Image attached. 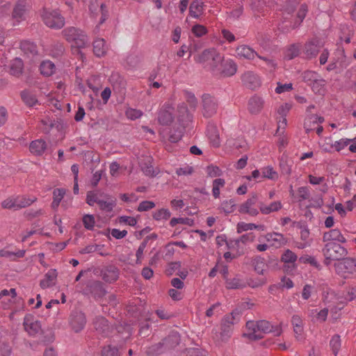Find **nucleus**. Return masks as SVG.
<instances>
[{
	"label": "nucleus",
	"mask_w": 356,
	"mask_h": 356,
	"mask_svg": "<svg viewBox=\"0 0 356 356\" xmlns=\"http://www.w3.org/2000/svg\"><path fill=\"white\" fill-rule=\"evenodd\" d=\"M17 202V209H20L30 206L31 204L37 200L35 197H27L26 196H15Z\"/></svg>",
	"instance_id": "nucleus-37"
},
{
	"label": "nucleus",
	"mask_w": 356,
	"mask_h": 356,
	"mask_svg": "<svg viewBox=\"0 0 356 356\" xmlns=\"http://www.w3.org/2000/svg\"><path fill=\"white\" fill-rule=\"evenodd\" d=\"M203 115L204 117H211L216 113L217 104L215 99L209 95H204L202 97Z\"/></svg>",
	"instance_id": "nucleus-14"
},
{
	"label": "nucleus",
	"mask_w": 356,
	"mask_h": 356,
	"mask_svg": "<svg viewBox=\"0 0 356 356\" xmlns=\"http://www.w3.org/2000/svg\"><path fill=\"white\" fill-rule=\"evenodd\" d=\"M259 330H260L261 335L264 334L270 333L271 330V323L265 320L258 321Z\"/></svg>",
	"instance_id": "nucleus-59"
},
{
	"label": "nucleus",
	"mask_w": 356,
	"mask_h": 356,
	"mask_svg": "<svg viewBox=\"0 0 356 356\" xmlns=\"http://www.w3.org/2000/svg\"><path fill=\"white\" fill-rule=\"evenodd\" d=\"M204 3L202 0H195L193 1L189 7V14L190 15L195 19H198L204 10Z\"/></svg>",
	"instance_id": "nucleus-27"
},
{
	"label": "nucleus",
	"mask_w": 356,
	"mask_h": 356,
	"mask_svg": "<svg viewBox=\"0 0 356 356\" xmlns=\"http://www.w3.org/2000/svg\"><path fill=\"white\" fill-rule=\"evenodd\" d=\"M236 56L241 59L253 60L258 54L251 47L243 44L236 48Z\"/></svg>",
	"instance_id": "nucleus-21"
},
{
	"label": "nucleus",
	"mask_w": 356,
	"mask_h": 356,
	"mask_svg": "<svg viewBox=\"0 0 356 356\" xmlns=\"http://www.w3.org/2000/svg\"><path fill=\"white\" fill-rule=\"evenodd\" d=\"M23 325L25 331L30 336H35L42 330L40 321L29 314L24 316Z\"/></svg>",
	"instance_id": "nucleus-8"
},
{
	"label": "nucleus",
	"mask_w": 356,
	"mask_h": 356,
	"mask_svg": "<svg viewBox=\"0 0 356 356\" xmlns=\"http://www.w3.org/2000/svg\"><path fill=\"white\" fill-rule=\"evenodd\" d=\"M27 8L26 5L24 2H17L15 6L13 12V19H15L17 24L25 19V15Z\"/></svg>",
	"instance_id": "nucleus-24"
},
{
	"label": "nucleus",
	"mask_w": 356,
	"mask_h": 356,
	"mask_svg": "<svg viewBox=\"0 0 356 356\" xmlns=\"http://www.w3.org/2000/svg\"><path fill=\"white\" fill-rule=\"evenodd\" d=\"M115 204V200L112 198H108L106 200H100L98 201V205L100 209L106 212L112 211Z\"/></svg>",
	"instance_id": "nucleus-43"
},
{
	"label": "nucleus",
	"mask_w": 356,
	"mask_h": 356,
	"mask_svg": "<svg viewBox=\"0 0 356 356\" xmlns=\"http://www.w3.org/2000/svg\"><path fill=\"white\" fill-rule=\"evenodd\" d=\"M47 144L44 140L38 139L31 143L29 149L36 156L42 155L47 149Z\"/></svg>",
	"instance_id": "nucleus-25"
},
{
	"label": "nucleus",
	"mask_w": 356,
	"mask_h": 356,
	"mask_svg": "<svg viewBox=\"0 0 356 356\" xmlns=\"http://www.w3.org/2000/svg\"><path fill=\"white\" fill-rule=\"evenodd\" d=\"M282 208V204L280 201H274L269 204L264 203L259 204V210L264 215L270 214L273 212H277Z\"/></svg>",
	"instance_id": "nucleus-26"
},
{
	"label": "nucleus",
	"mask_w": 356,
	"mask_h": 356,
	"mask_svg": "<svg viewBox=\"0 0 356 356\" xmlns=\"http://www.w3.org/2000/svg\"><path fill=\"white\" fill-rule=\"evenodd\" d=\"M282 260L285 263H294L297 260V256L291 250H286L282 256Z\"/></svg>",
	"instance_id": "nucleus-61"
},
{
	"label": "nucleus",
	"mask_w": 356,
	"mask_h": 356,
	"mask_svg": "<svg viewBox=\"0 0 356 356\" xmlns=\"http://www.w3.org/2000/svg\"><path fill=\"white\" fill-rule=\"evenodd\" d=\"M177 118L181 126L184 128L188 127L189 122L191 121V115L184 104H181L178 106Z\"/></svg>",
	"instance_id": "nucleus-22"
},
{
	"label": "nucleus",
	"mask_w": 356,
	"mask_h": 356,
	"mask_svg": "<svg viewBox=\"0 0 356 356\" xmlns=\"http://www.w3.org/2000/svg\"><path fill=\"white\" fill-rule=\"evenodd\" d=\"M299 54V48L296 44L291 45L285 51V58L289 60L296 57Z\"/></svg>",
	"instance_id": "nucleus-60"
},
{
	"label": "nucleus",
	"mask_w": 356,
	"mask_h": 356,
	"mask_svg": "<svg viewBox=\"0 0 356 356\" xmlns=\"http://www.w3.org/2000/svg\"><path fill=\"white\" fill-rule=\"evenodd\" d=\"M63 34L73 48H84L88 42L87 35L81 30L75 27L64 29Z\"/></svg>",
	"instance_id": "nucleus-4"
},
{
	"label": "nucleus",
	"mask_w": 356,
	"mask_h": 356,
	"mask_svg": "<svg viewBox=\"0 0 356 356\" xmlns=\"http://www.w3.org/2000/svg\"><path fill=\"white\" fill-rule=\"evenodd\" d=\"M356 298V288L348 287L343 291L341 294H337L333 291H325L323 294V302L325 305H328L332 302H337L341 305H346L349 302L353 301Z\"/></svg>",
	"instance_id": "nucleus-1"
},
{
	"label": "nucleus",
	"mask_w": 356,
	"mask_h": 356,
	"mask_svg": "<svg viewBox=\"0 0 356 356\" xmlns=\"http://www.w3.org/2000/svg\"><path fill=\"white\" fill-rule=\"evenodd\" d=\"M195 61L216 72L218 67L223 61V56L214 48L205 49L195 58Z\"/></svg>",
	"instance_id": "nucleus-2"
},
{
	"label": "nucleus",
	"mask_w": 356,
	"mask_h": 356,
	"mask_svg": "<svg viewBox=\"0 0 356 356\" xmlns=\"http://www.w3.org/2000/svg\"><path fill=\"white\" fill-rule=\"evenodd\" d=\"M297 193V198L299 202L308 200L310 195L309 188L306 186L299 187Z\"/></svg>",
	"instance_id": "nucleus-54"
},
{
	"label": "nucleus",
	"mask_w": 356,
	"mask_h": 356,
	"mask_svg": "<svg viewBox=\"0 0 356 356\" xmlns=\"http://www.w3.org/2000/svg\"><path fill=\"white\" fill-rule=\"evenodd\" d=\"M58 273L56 269L49 270L44 275L43 279L40 280V286L45 289L56 285L57 282Z\"/></svg>",
	"instance_id": "nucleus-17"
},
{
	"label": "nucleus",
	"mask_w": 356,
	"mask_h": 356,
	"mask_svg": "<svg viewBox=\"0 0 356 356\" xmlns=\"http://www.w3.org/2000/svg\"><path fill=\"white\" fill-rule=\"evenodd\" d=\"M254 270L258 273L262 275L265 270L266 263L264 259L261 257H257L254 259L253 263Z\"/></svg>",
	"instance_id": "nucleus-50"
},
{
	"label": "nucleus",
	"mask_w": 356,
	"mask_h": 356,
	"mask_svg": "<svg viewBox=\"0 0 356 356\" xmlns=\"http://www.w3.org/2000/svg\"><path fill=\"white\" fill-rule=\"evenodd\" d=\"M238 315L237 312H232L230 314L225 316L222 321L227 323L229 326L232 327V325L238 321Z\"/></svg>",
	"instance_id": "nucleus-62"
},
{
	"label": "nucleus",
	"mask_w": 356,
	"mask_h": 356,
	"mask_svg": "<svg viewBox=\"0 0 356 356\" xmlns=\"http://www.w3.org/2000/svg\"><path fill=\"white\" fill-rule=\"evenodd\" d=\"M320 46L317 41H310L305 46V54L307 58H313L317 55Z\"/></svg>",
	"instance_id": "nucleus-33"
},
{
	"label": "nucleus",
	"mask_w": 356,
	"mask_h": 356,
	"mask_svg": "<svg viewBox=\"0 0 356 356\" xmlns=\"http://www.w3.org/2000/svg\"><path fill=\"white\" fill-rule=\"evenodd\" d=\"M291 107L292 104L290 103H284L278 106L277 109V114L278 115L280 119L277 122V133L282 134L285 129L287 124L286 117Z\"/></svg>",
	"instance_id": "nucleus-9"
},
{
	"label": "nucleus",
	"mask_w": 356,
	"mask_h": 356,
	"mask_svg": "<svg viewBox=\"0 0 356 356\" xmlns=\"http://www.w3.org/2000/svg\"><path fill=\"white\" fill-rule=\"evenodd\" d=\"M255 236L253 233H248L242 235L238 238L229 239L226 242L227 248L238 253H242L246 245L254 241Z\"/></svg>",
	"instance_id": "nucleus-7"
},
{
	"label": "nucleus",
	"mask_w": 356,
	"mask_h": 356,
	"mask_svg": "<svg viewBox=\"0 0 356 356\" xmlns=\"http://www.w3.org/2000/svg\"><path fill=\"white\" fill-rule=\"evenodd\" d=\"M119 277V270L116 267L111 266L105 269L102 273V278L106 282H113Z\"/></svg>",
	"instance_id": "nucleus-32"
},
{
	"label": "nucleus",
	"mask_w": 356,
	"mask_h": 356,
	"mask_svg": "<svg viewBox=\"0 0 356 356\" xmlns=\"http://www.w3.org/2000/svg\"><path fill=\"white\" fill-rule=\"evenodd\" d=\"M328 308H324L320 311L312 309L309 310L308 316L312 318L313 321L316 322H324L327 317Z\"/></svg>",
	"instance_id": "nucleus-28"
},
{
	"label": "nucleus",
	"mask_w": 356,
	"mask_h": 356,
	"mask_svg": "<svg viewBox=\"0 0 356 356\" xmlns=\"http://www.w3.org/2000/svg\"><path fill=\"white\" fill-rule=\"evenodd\" d=\"M261 177L270 180L278 179L279 175L271 165H267L261 168Z\"/></svg>",
	"instance_id": "nucleus-36"
},
{
	"label": "nucleus",
	"mask_w": 356,
	"mask_h": 356,
	"mask_svg": "<svg viewBox=\"0 0 356 356\" xmlns=\"http://www.w3.org/2000/svg\"><path fill=\"white\" fill-rule=\"evenodd\" d=\"M260 60H262L266 65V69L268 70H269L270 72H272L273 71L276 67H277V63H275V61L269 58V57H263V56H260L258 55L257 56Z\"/></svg>",
	"instance_id": "nucleus-63"
},
{
	"label": "nucleus",
	"mask_w": 356,
	"mask_h": 356,
	"mask_svg": "<svg viewBox=\"0 0 356 356\" xmlns=\"http://www.w3.org/2000/svg\"><path fill=\"white\" fill-rule=\"evenodd\" d=\"M235 203L233 200L223 201L220 207V209L225 213H231L235 210Z\"/></svg>",
	"instance_id": "nucleus-48"
},
{
	"label": "nucleus",
	"mask_w": 356,
	"mask_h": 356,
	"mask_svg": "<svg viewBox=\"0 0 356 356\" xmlns=\"http://www.w3.org/2000/svg\"><path fill=\"white\" fill-rule=\"evenodd\" d=\"M243 81L248 83L249 86L252 88H257L261 84L259 77L252 72L245 74Z\"/></svg>",
	"instance_id": "nucleus-39"
},
{
	"label": "nucleus",
	"mask_w": 356,
	"mask_h": 356,
	"mask_svg": "<svg viewBox=\"0 0 356 356\" xmlns=\"http://www.w3.org/2000/svg\"><path fill=\"white\" fill-rule=\"evenodd\" d=\"M125 115L128 119L134 120L140 118L143 115V112L138 109L129 108L126 110Z\"/></svg>",
	"instance_id": "nucleus-55"
},
{
	"label": "nucleus",
	"mask_w": 356,
	"mask_h": 356,
	"mask_svg": "<svg viewBox=\"0 0 356 356\" xmlns=\"http://www.w3.org/2000/svg\"><path fill=\"white\" fill-rule=\"evenodd\" d=\"M322 251L326 266L330 265L333 261L340 260L348 254L346 249L336 242L325 243Z\"/></svg>",
	"instance_id": "nucleus-3"
},
{
	"label": "nucleus",
	"mask_w": 356,
	"mask_h": 356,
	"mask_svg": "<svg viewBox=\"0 0 356 356\" xmlns=\"http://www.w3.org/2000/svg\"><path fill=\"white\" fill-rule=\"evenodd\" d=\"M207 136L210 143L214 147H218L220 144L218 129L214 126H209L207 129Z\"/></svg>",
	"instance_id": "nucleus-34"
},
{
	"label": "nucleus",
	"mask_w": 356,
	"mask_h": 356,
	"mask_svg": "<svg viewBox=\"0 0 356 356\" xmlns=\"http://www.w3.org/2000/svg\"><path fill=\"white\" fill-rule=\"evenodd\" d=\"M350 141H352L351 139L341 138L332 143V148H334L336 151L339 152L348 146Z\"/></svg>",
	"instance_id": "nucleus-58"
},
{
	"label": "nucleus",
	"mask_w": 356,
	"mask_h": 356,
	"mask_svg": "<svg viewBox=\"0 0 356 356\" xmlns=\"http://www.w3.org/2000/svg\"><path fill=\"white\" fill-rule=\"evenodd\" d=\"M236 63L232 60H227L223 63L222 62L215 72L221 73L226 76H230L236 72Z\"/></svg>",
	"instance_id": "nucleus-18"
},
{
	"label": "nucleus",
	"mask_w": 356,
	"mask_h": 356,
	"mask_svg": "<svg viewBox=\"0 0 356 356\" xmlns=\"http://www.w3.org/2000/svg\"><path fill=\"white\" fill-rule=\"evenodd\" d=\"M1 207L3 209H13L14 210H17L15 195L9 197L4 200L3 201H2Z\"/></svg>",
	"instance_id": "nucleus-53"
},
{
	"label": "nucleus",
	"mask_w": 356,
	"mask_h": 356,
	"mask_svg": "<svg viewBox=\"0 0 356 356\" xmlns=\"http://www.w3.org/2000/svg\"><path fill=\"white\" fill-rule=\"evenodd\" d=\"M225 185V181L222 178H216L212 183V194L215 198H218L220 194V188Z\"/></svg>",
	"instance_id": "nucleus-42"
},
{
	"label": "nucleus",
	"mask_w": 356,
	"mask_h": 356,
	"mask_svg": "<svg viewBox=\"0 0 356 356\" xmlns=\"http://www.w3.org/2000/svg\"><path fill=\"white\" fill-rule=\"evenodd\" d=\"M86 319L85 314L81 312H73L70 317V325L75 332L81 331L85 326Z\"/></svg>",
	"instance_id": "nucleus-16"
},
{
	"label": "nucleus",
	"mask_w": 356,
	"mask_h": 356,
	"mask_svg": "<svg viewBox=\"0 0 356 356\" xmlns=\"http://www.w3.org/2000/svg\"><path fill=\"white\" fill-rule=\"evenodd\" d=\"M173 108L170 104H165L160 109L158 114V120L162 125H168L173 121Z\"/></svg>",
	"instance_id": "nucleus-13"
},
{
	"label": "nucleus",
	"mask_w": 356,
	"mask_h": 356,
	"mask_svg": "<svg viewBox=\"0 0 356 356\" xmlns=\"http://www.w3.org/2000/svg\"><path fill=\"white\" fill-rule=\"evenodd\" d=\"M330 346L332 351L336 356L341 348V339L339 335L336 334L332 337L330 341Z\"/></svg>",
	"instance_id": "nucleus-49"
},
{
	"label": "nucleus",
	"mask_w": 356,
	"mask_h": 356,
	"mask_svg": "<svg viewBox=\"0 0 356 356\" xmlns=\"http://www.w3.org/2000/svg\"><path fill=\"white\" fill-rule=\"evenodd\" d=\"M89 10L93 16L101 14L100 23L102 24L107 18V10L102 0H90Z\"/></svg>",
	"instance_id": "nucleus-10"
},
{
	"label": "nucleus",
	"mask_w": 356,
	"mask_h": 356,
	"mask_svg": "<svg viewBox=\"0 0 356 356\" xmlns=\"http://www.w3.org/2000/svg\"><path fill=\"white\" fill-rule=\"evenodd\" d=\"M320 75L314 71H307L303 73L304 81L310 86L316 79H318Z\"/></svg>",
	"instance_id": "nucleus-56"
},
{
	"label": "nucleus",
	"mask_w": 356,
	"mask_h": 356,
	"mask_svg": "<svg viewBox=\"0 0 356 356\" xmlns=\"http://www.w3.org/2000/svg\"><path fill=\"white\" fill-rule=\"evenodd\" d=\"M40 72L44 76H51L55 72V65L49 60L43 61L40 66Z\"/></svg>",
	"instance_id": "nucleus-38"
},
{
	"label": "nucleus",
	"mask_w": 356,
	"mask_h": 356,
	"mask_svg": "<svg viewBox=\"0 0 356 356\" xmlns=\"http://www.w3.org/2000/svg\"><path fill=\"white\" fill-rule=\"evenodd\" d=\"M264 237L269 245L275 248H280L287 243V239L279 232L268 233Z\"/></svg>",
	"instance_id": "nucleus-12"
},
{
	"label": "nucleus",
	"mask_w": 356,
	"mask_h": 356,
	"mask_svg": "<svg viewBox=\"0 0 356 356\" xmlns=\"http://www.w3.org/2000/svg\"><path fill=\"white\" fill-rule=\"evenodd\" d=\"M265 100L264 97L254 95L248 102V110L252 115L259 114L264 107Z\"/></svg>",
	"instance_id": "nucleus-11"
},
{
	"label": "nucleus",
	"mask_w": 356,
	"mask_h": 356,
	"mask_svg": "<svg viewBox=\"0 0 356 356\" xmlns=\"http://www.w3.org/2000/svg\"><path fill=\"white\" fill-rule=\"evenodd\" d=\"M257 321H249L246 323V332L243 337L250 340H257L262 338L261 333L259 330Z\"/></svg>",
	"instance_id": "nucleus-15"
},
{
	"label": "nucleus",
	"mask_w": 356,
	"mask_h": 356,
	"mask_svg": "<svg viewBox=\"0 0 356 356\" xmlns=\"http://www.w3.org/2000/svg\"><path fill=\"white\" fill-rule=\"evenodd\" d=\"M42 17L44 23L52 29H61L65 25V19L57 10H44Z\"/></svg>",
	"instance_id": "nucleus-6"
},
{
	"label": "nucleus",
	"mask_w": 356,
	"mask_h": 356,
	"mask_svg": "<svg viewBox=\"0 0 356 356\" xmlns=\"http://www.w3.org/2000/svg\"><path fill=\"white\" fill-rule=\"evenodd\" d=\"M257 197H252L243 203L239 208V211L243 213H248L252 216H256L259 213L258 209L254 207Z\"/></svg>",
	"instance_id": "nucleus-20"
},
{
	"label": "nucleus",
	"mask_w": 356,
	"mask_h": 356,
	"mask_svg": "<svg viewBox=\"0 0 356 356\" xmlns=\"http://www.w3.org/2000/svg\"><path fill=\"white\" fill-rule=\"evenodd\" d=\"M323 240L326 243H329V242H337L344 243L346 240L343 234L341 233L340 230L338 229H333L330 230L329 232H325L323 236Z\"/></svg>",
	"instance_id": "nucleus-19"
},
{
	"label": "nucleus",
	"mask_w": 356,
	"mask_h": 356,
	"mask_svg": "<svg viewBox=\"0 0 356 356\" xmlns=\"http://www.w3.org/2000/svg\"><path fill=\"white\" fill-rule=\"evenodd\" d=\"M232 334V327L229 326L227 323L222 321L220 339L222 341H227L230 338Z\"/></svg>",
	"instance_id": "nucleus-47"
},
{
	"label": "nucleus",
	"mask_w": 356,
	"mask_h": 356,
	"mask_svg": "<svg viewBox=\"0 0 356 356\" xmlns=\"http://www.w3.org/2000/svg\"><path fill=\"white\" fill-rule=\"evenodd\" d=\"M323 121L324 118L323 117L317 115H309L305 120L304 128L306 132L309 133L314 130L316 125L321 124Z\"/></svg>",
	"instance_id": "nucleus-23"
},
{
	"label": "nucleus",
	"mask_w": 356,
	"mask_h": 356,
	"mask_svg": "<svg viewBox=\"0 0 356 356\" xmlns=\"http://www.w3.org/2000/svg\"><path fill=\"white\" fill-rule=\"evenodd\" d=\"M66 193L65 188H56L53 191V202L51 203V207L54 209H57L61 200L64 197Z\"/></svg>",
	"instance_id": "nucleus-35"
},
{
	"label": "nucleus",
	"mask_w": 356,
	"mask_h": 356,
	"mask_svg": "<svg viewBox=\"0 0 356 356\" xmlns=\"http://www.w3.org/2000/svg\"><path fill=\"white\" fill-rule=\"evenodd\" d=\"M246 286V283L244 282L239 277H234L231 280H227L226 281V286L228 289H236L243 288Z\"/></svg>",
	"instance_id": "nucleus-44"
},
{
	"label": "nucleus",
	"mask_w": 356,
	"mask_h": 356,
	"mask_svg": "<svg viewBox=\"0 0 356 356\" xmlns=\"http://www.w3.org/2000/svg\"><path fill=\"white\" fill-rule=\"evenodd\" d=\"M310 86L315 93L322 94L325 90V80L320 76Z\"/></svg>",
	"instance_id": "nucleus-45"
},
{
	"label": "nucleus",
	"mask_w": 356,
	"mask_h": 356,
	"mask_svg": "<svg viewBox=\"0 0 356 356\" xmlns=\"http://www.w3.org/2000/svg\"><path fill=\"white\" fill-rule=\"evenodd\" d=\"M22 98L23 101L29 106H33L38 102L35 96L28 91H24L22 92Z\"/></svg>",
	"instance_id": "nucleus-51"
},
{
	"label": "nucleus",
	"mask_w": 356,
	"mask_h": 356,
	"mask_svg": "<svg viewBox=\"0 0 356 356\" xmlns=\"http://www.w3.org/2000/svg\"><path fill=\"white\" fill-rule=\"evenodd\" d=\"M20 47L26 54L35 55L38 53L37 46L29 40L22 41L20 44Z\"/></svg>",
	"instance_id": "nucleus-41"
},
{
	"label": "nucleus",
	"mask_w": 356,
	"mask_h": 356,
	"mask_svg": "<svg viewBox=\"0 0 356 356\" xmlns=\"http://www.w3.org/2000/svg\"><path fill=\"white\" fill-rule=\"evenodd\" d=\"M171 216V213L168 209H161L156 211L153 213V218L156 220H168Z\"/></svg>",
	"instance_id": "nucleus-46"
},
{
	"label": "nucleus",
	"mask_w": 356,
	"mask_h": 356,
	"mask_svg": "<svg viewBox=\"0 0 356 356\" xmlns=\"http://www.w3.org/2000/svg\"><path fill=\"white\" fill-rule=\"evenodd\" d=\"M94 325L96 330L104 335H107L111 329L107 320L102 316L97 317L94 321Z\"/></svg>",
	"instance_id": "nucleus-30"
},
{
	"label": "nucleus",
	"mask_w": 356,
	"mask_h": 356,
	"mask_svg": "<svg viewBox=\"0 0 356 356\" xmlns=\"http://www.w3.org/2000/svg\"><path fill=\"white\" fill-rule=\"evenodd\" d=\"M108 50V46L102 38H97L93 42V51L98 57L104 56Z\"/></svg>",
	"instance_id": "nucleus-29"
},
{
	"label": "nucleus",
	"mask_w": 356,
	"mask_h": 356,
	"mask_svg": "<svg viewBox=\"0 0 356 356\" xmlns=\"http://www.w3.org/2000/svg\"><path fill=\"white\" fill-rule=\"evenodd\" d=\"M23 69V62L22 59L15 58L11 61L10 65V72L12 74L17 76L20 74Z\"/></svg>",
	"instance_id": "nucleus-40"
},
{
	"label": "nucleus",
	"mask_w": 356,
	"mask_h": 356,
	"mask_svg": "<svg viewBox=\"0 0 356 356\" xmlns=\"http://www.w3.org/2000/svg\"><path fill=\"white\" fill-rule=\"evenodd\" d=\"M206 172L211 177H218L222 175V171L216 165H209L206 168Z\"/></svg>",
	"instance_id": "nucleus-57"
},
{
	"label": "nucleus",
	"mask_w": 356,
	"mask_h": 356,
	"mask_svg": "<svg viewBox=\"0 0 356 356\" xmlns=\"http://www.w3.org/2000/svg\"><path fill=\"white\" fill-rule=\"evenodd\" d=\"M252 229H258L260 231H264L266 226L264 225H256L254 223H246L244 222H239L236 225V232L240 234L243 232H246Z\"/></svg>",
	"instance_id": "nucleus-31"
},
{
	"label": "nucleus",
	"mask_w": 356,
	"mask_h": 356,
	"mask_svg": "<svg viewBox=\"0 0 356 356\" xmlns=\"http://www.w3.org/2000/svg\"><path fill=\"white\" fill-rule=\"evenodd\" d=\"M83 224L86 229L92 230L95 225L94 216L91 214H85L83 216Z\"/></svg>",
	"instance_id": "nucleus-52"
},
{
	"label": "nucleus",
	"mask_w": 356,
	"mask_h": 356,
	"mask_svg": "<svg viewBox=\"0 0 356 356\" xmlns=\"http://www.w3.org/2000/svg\"><path fill=\"white\" fill-rule=\"evenodd\" d=\"M334 270L345 279L356 278V259L347 257L335 263Z\"/></svg>",
	"instance_id": "nucleus-5"
},
{
	"label": "nucleus",
	"mask_w": 356,
	"mask_h": 356,
	"mask_svg": "<svg viewBox=\"0 0 356 356\" xmlns=\"http://www.w3.org/2000/svg\"><path fill=\"white\" fill-rule=\"evenodd\" d=\"M102 356H119L118 350L115 347H105L102 350Z\"/></svg>",
	"instance_id": "nucleus-64"
}]
</instances>
